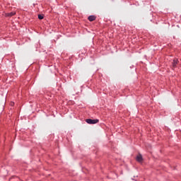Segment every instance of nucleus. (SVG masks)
<instances>
[{"instance_id":"1","label":"nucleus","mask_w":181,"mask_h":181,"mask_svg":"<svg viewBox=\"0 0 181 181\" xmlns=\"http://www.w3.org/2000/svg\"><path fill=\"white\" fill-rule=\"evenodd\" d=\"M86 122H87V124H97L98 122V119H86Z\"/></svg>"},{"instance_id":"2","label":"nucleus","mask_w":181,"mask_h":181,"mask_svg":"<svg viewBox=\"0 0 181 181\" xmlns=\"http://www.w3.org/2000/svg\"><path fill=\"white\" fill-rule=\"evenodd\" d=\"M137 162H142V155L139 154L136 158Z\"/></svg>"},{"instance_id":"3","label":"nucleus","mask_w":181,"mask_h":181,"mask_svg":"<svg viewBox=\"0 0 181 181\" xmlns=\"http://www.w3.org/2000/svg\"><path fill=\"white\" fill-rule=\"evenodd\" d=\"M88 21H90V22H93V21H95V16H90L88 18Z\"/></svg>"},{"instance_id":"4","label":"nucleus","mask_w":181,"mask_h":181,"mask_svg":"<svg viewBox=\"0 0 181 181\" xmlns=\"http://www.w3.org/2000/svg\"><path fill=\"white\" fill-rule=\"evenodd\" d=\"M16 12H11V13H6V16H8V17H11V16H13V15H16Z\"/></svg>"},{"instance_id":"5","label":"nucleus","mask_w":181,"mask_h":181,"mask_svg":"<svg viewBox=\"0 0 181 181\" xmlns=\"http://www.w3.org/2000/svg\"><path fill=\"white\" fill-rule=\"evenodd\" d=\"M176 64H177V59H175L173 62V67H176Z\"/></svg>"},{"instance_id":"6","label":"nucleus","mask_w":181,"mask_h":181,"mask_svg":"<svg viewBox=\"0 0 181 181\" xmlns=\"http://www.w3.org/2000/svg\"><path fill=\"white\" fill-rule=\"evenodd\" d=\"M43 16L42 15V14H39L38 15V19H40V20H42V19H43Z\"/></svg>"},{"instance_id":"7","label":"nucleus","mask_w":181,"mask_h":181,"mask_svg":"<svg viewBox=\"0 0 181 181\" xmlns=\"http://www.w3.org/2000/svg\"><path fill=\"white\" fill-rule=\"evenodd\" d=\"M11 105H15V103L11 102Z\"/></svg>"}]
</instances>
